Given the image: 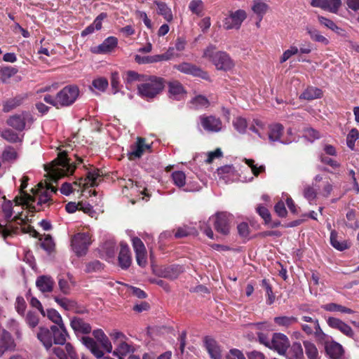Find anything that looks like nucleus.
I'll return each mask as SVG.
<instances>
[{
    "label": "nucleus",
    "mask_w": 359,
    "mask_h": 359,
    "mask_svg": "<svg viewBox=\"0 0 359 359\" xmlns=\"http://www.w3.org/2000/svg\"><path fill=\"white\" fill-rule=\"evenodd\" d=\"M94 337L100 342L102 348L107 352H112V345L104 332L100 330H95L93 332Z\"/></svg>",
    "instance_id": "32"
},
{
    "label": "nucleus",
    "mask_w": 359,
    "mask_h": 359,
    "mask_svg": "<svg viewBox=\"0 0 359 359\" xmlns=\"http://www.w3.org/2000/svg\"><path fill=\"white\" fill-rule=\"evenodd\" d=\"M290 345L286 335L282 333H274L271 339L270 348L276 351L280 355H285Z\"/></svg>",
    "instance_id": "13"
},
{
    "label": "nucleus",
    "mask_w": 359,
    "mask_h": 359,
    "mask_svg": "<svg viewBox=\"0 0 359 359\" xmlns=\"http://www.w3.org/2000/svg\"><path fill=\"white\" fill-rule=\"evenodd\" d=\"M311 4L313 7L327 10L331 13H337L341 4V0H313Z\"/></svg>",
    "instance_id": "23"
},
{
    "label": "nucleus",
    "mask_w": 359,
    "mask_h": 359,
    "mask_svg": "<svg viewBox=\"0 0 359 359\" xmlns=\"http://www.w3.org/2000/svg\"><path fill=\"white\" fill-rule=\"evenodd\" d=\"M118 263L120 266L128 269L131 264V256L130 249L126 244L121 243V250L118 255Z\"/></svg>",
    "instance_id": "28"
},
{
    "label": "nucleus",
    "mask_w": 359,
    "mask_h": 359,
    "mask_svg": "<svg viewBox=\"0 0 359 359\" xmlns=\"http://www.w3.org/2000/svg\"><path fill=\"white\" fill-rule=\"evenodd\" d=\"M35 121L34 115L27 111L15 114L6 120V124L17 131L22 132L31 128Z\"/></svg>",
    "instance_id": "6"
},
{
    "label": "nucleus",
    "mask_w": 359,
    "mask_h": 359,
    "mask_svg": "<svg viewBox=\"0 0 359 359\" xmlns=\"http://www.w3.org/2000/svg\"><path fill=\"white\" fill-rule=\"evenodd\" d=\"M233 126L239 133L244 134L248 127L247 120L243 117L238 116L233 119Z\"/></svg>",
    "instance_id": "47"
},
{
    "label": "nucleus",
    "mask_w": 359,
    "mask_h": 359,
    "mask_svg": "<svg viewBox=\"0 0 359 359\" xmlns=\"http://www.w3.org/2000/svg\"><path fill=\"white\" fill-rule=\"evenodd\" d=\"M123 80L128 89H131L135 81H144V76L139 74L134 71H128L123 76Z\"/></svg>",
    "instance_id": "36"
},
{
    "label": "nucleus",
    "mask_w": 359,
    "mask_h": 359,
    "mask_svg": "<svg viewBox=\"0 0 359 359\" xmlns=\"http://www.w3.org/2000/svg\"><path fill=\"white\" fill-rule=\"evenodd\" d=\"M118 39L114 36H109L98 46L92 49V52L97 54H106L111 53L117 46Z\"/></svg>",
    "instance_id": "19"
},
{
    "label": "nucleus",
    "mask_w": 359,
    "mask_h": 359,
    "mask_svg": "<svg viewBox=\"0 0 359 359\" xmlns=\"http://www.w3.org/2000/svg\"><path fill=\"white\" fill-rule=\"evenodd\" d=\"M55 280L50 276H40L36 280V286L42 293L51 292L53 290Z\"/></svg>",
    "instance_id": "25"
},
{
    "label": "nucleus",
    "mask_w": 359,
    "mask_h": 359,
    "mask_svg": "<svg viewBox=\"0 0 359 359\" xmlns=\"http://www.w3.org/2000/svg\"><path fill=\"white\" fill-rule=\"evenodd\" d=\"M57 281L59 289L64 294H70L72 287L76 285L74 276L69 273H67L66 276L59 275L57 276Z\"/></svg>",
    "instance_id": "18"
},
{
    "label": "nucleus",
    "mask_w": 359,
    "mask_h": 359,
    "mask_svg": "<svg viewBox=\"0 0 359 359\" xmlns=\"http://www.w3.org/2000/svg\"><path fill=\"white\" fill-rule=\"evenodd\" d=\"M306 33L309 35L310 39L315 42H318L323 45L327 46L329 44L330 41L327 38L321 34L320 32L311 26L306 27Z\"/></svg>",
    "instance_id": "34"
},
{
    "label": "nucleus",
    "mask_w": 359,
    "mask_h": 359,
    "mask_svg": "<svg viewBox=\"0 0 359 359\" xmlns=\"http://www.w3.org/2000/svg\"><path fill=\"white\" fill-rule=\"evenodd\" d=\"M189 10L197 15H201L203 10V3L201 0H192L189 5Z\"/></svg>",
    "instance_id": "51"
},
{
    "label": "nucleus",
    "mask_w": 359,
    "mask_h": 359,
    "mask_svg": "<svg viewBox=\"0 0 359 359\" xmlns=\"http://www.w3.org/2000/svg\"><path fill=\"white\" fill-rule=\"evenodd\" d=\"M210 220L214 222L216 231L223 235H227L230 231V223L232 221V215L226 212L217 213L210 217Z\"/></svg>",
    "instance_id": "10"
},
{
    "label": "nucleus",
    "mask_w": 359,
    "mask_h": 359,
    "mask_svg": "<svg viewBox=\"0 0 359 359\" xmlns=\"http://www.w3.org/2000/svg\"><path fill=\"white\" fill-rule=\"evenodd\" d=\"M46 316L49 320L55 324V325H64L62 316L55 309H48Z\"/></svg>",
    "instance_id": "49"
},
{
    "label": "nucleus",
    "mask_w": 359,
    "mask_h": 359,
    "mask_svg": "<svg viewBox=\"0 0 359 359\" xmlns=\"http://www.w3.org/2000/svg\"><path fill=\"white\" fill-rule=\"evenodd\" d=\"M172 179L174 184L181 188L186 184V175L182 171H175L172 173Z\"/></svg>",
    "instance_id": "48"
},
{
    "label": "nucleus",
    "mask_w": 359,
    "mask_h": 359,
    "mask_svg": "<svg viewBox=\"0 0 359 359\" xmlns=\"http://www.w3.org/2000/svg\"><path fill=\"white\" fill-rule=\"evenodd\" d=\"M150 148V145L145 143V140L144 138L138 137L137 142L130 147V149L128 153L129 158L130 159L140 158L144 152L147 150H149Z\"/></svg>",
    "instance_id": "20"
},
{
    "label": "nucleus",
    "mask_w": 359,
    "mask_h": 359,
    "mask_svg": "<svg viewBox=\"0 0 359 359\" xmlns=\"http://www.w3.org/2000/svg\"><path fill=\"white\" fill-rule=\"evenodd\" d=\"M39 317L38 315L32 311H29L27 314L26 322L29 325V326L32 328L35 327L39 324Z\"/></svg>",
    "instance_id": "58"
},
{
    "label": "nucleus",
    "mask_w": 359,
    "mask_h": 359,
    "mask_svg": "<svg viewBox=\"0 0 359 359\" xmlns=\"http://www.w3.org/2000/svg\"><path fill=\"white\" fill-rule=\"evenodd\" d=\"M299 53V49L296 46H291L290 49L284 51L282 57H280V62L283 63L286 62L291 56L296 55Z\"/></svg>",
    "instance_id": "61"
},
{
    "label": "nucleus",
    "mask_w": 359,
    "mask_h": 359,
    "mask_svg": "<svg viewBox=\"0 0 359 359\" xmlns=\"http://www.w3.org/2000/svg\"><path fill=\"white\" fill-rule=\"evenodd\" d=\"M246 17V13L243 10L231 12L229 15L224 18L223 27L225 29H238Z\"/></svg>",
    "instance_id": "12"
},
{
    "label": "nucleus",
    "mask_w": 359,
    "mask_h": 359,
    "mask_svg": "<svg viewBox=\"0 0 359 359\" xmlns=\"http://www.w3.org/2000/svg\"><path fill=\"white\" fill-rule=\"evenodd\" d=\"M102 263L97 260H95L86 264L85 271L86 273H93L100 271L102 270Z\"/></svg>",
    "instance_id": "56"
},
{
    "label": "nucleus",
    "mask_w": 359,
    "mask_h": 359,
    "mask_svg": "<svg viewBox=\"0 0 359 359\" xmlns=\"http://www.w3.org/2000/svg\"><path fill=\"white\" fill-rule=\"evenodd\" d=\"M144 83L138 86L140 95L147 99L154 98L163 88V79L159 77L151 76L149 79H144Z\"/></svg>",
    "instance_id": "7"
},
{
    "label": "nucleus",
    "mask_w": 359,
    "mask_h": 359,
    "mask_svg": "<svg viewBox=\"0 0 359 359\" xmlns=\"http://www.w3.org/2000/svg\"><path fill=\"white\" fill-rule=\"evenodd\" d=\"M191 103L196 108L207 107L209 105V101L203 95H198L195 97L192 100Z\"/></svg>",
    "instance_id": "57"
},
{
    "label": "nucleus",
    "mask_w": 359,
    "mask_h": 359,
    "mask_svg": "<svg viewBox=\"0 0 359 359\" xmlns=\"http://www.w3.org/2000/svg\"><path fill=\"white\" fill-rule=\"evenodd\" d=\"M322 95V90L318 88L308 87L299 96L302 100H312L320 98Z\"/></svg>",
    "instance_id": "40"
},
{
    "label": "nucleus",
    "mask_w": 359,
    "mask_h": 359,
    "mask_svg": "<svg viewBox=\"0 0 359 359\" xmlns=\"http://www.w3.org/2000/svg\"><path fill=\"white\" fill-rule=\"evenodd\" d=\"M324 344L327 355L330 359H342L344 357V349L341 344L333 341L332 337L327 334V339L317 340Z\"/></svg>",
    "instance_id": "11"
},
{
    "label": "nucleus",
    "mask_w": 359,
    "mask_h": 359,
    "mask_svg": "<svg viewBox=\"0 0 359 359\" xmlns=\"http://www.w3.org/2000/svg\"><path fill=\"white\" fill-rule=\"evenodd\" d=\"M36 337L46 350L50 351L53 348V344L55 345L65 344L69 337V334L64 324L51 325L50 328L40 327Z\"/></svg>",
    "instance_id": "3"
},
{
    "label": "nucleus",
    "mask_w": 359,
    "mask_h": 359,
    "mask_svg": "<svg viewBox=\"0 0 359 359\" xmlns=\"http://www.w3.org/2000/svg\"><path fill=\"white\" fill-rule=\"evenodd\" d=\"M133 348L130 345L125 342L124 341H121V342L118 345L117 348L113 351V355H118L119 353L122 355H126L130 352H133Z\"/></svg>",
    "instance_id": "52"
},
{
    "label": "nucleus",
    "mask_w": 359,
    "mask_h": 359,
    "mask_svg": "<svg viewBox=\"0 0 359 359\" xmlns=\"http://www.w3.org/2000/svg\"><path fill=\"white\" fill-rule=\"evenodd\" d=\"M304 346L306 355L309 359H319L318 351L313 343L309 341H304Z\"/></svg>",
    "instance_id": "45"
},
{
    "label": "nucleus",
    "mask_w": 359,
    "mask_h": 359,
    "mask_svg": "<svg viewBox=\"0 0 359 359\" xmlns=\"http://www.w3.org/2000/svg\"><path fill=\"white\" fill-rule=\"evenodd\" d=\"M302 320L306 323H309L313 325L316 332V340H323L327 339V334H325L320 327L319 320L316 318H313L309 316H302Z\"/></svg>",
    "instance_id": "30"
},
{
    "label": "nucleus",
    "mask_w": 359,
    "mask_h": 359,
    "mask_svg": "<svg viewBox=\"0 0 359 359\" xmlns=\"http://www.w3.org/2000/svg\"><path fill=\"white\" fill-rule=\"evenodd\" d=\"M90 243V236L88 233H78L72 239V249L79 257L86 254Z\"/></svg>",
    "instance_id": "9"
},
{
    "label": "nucleus",
    "mask_w": 359,
    "mask_h": 359,
    "mask_svg": "<svg viewBox=\"0 0 359 359\" xmlns=\"http://www.w3.org/2000/svg\"><path fill=\"white\" fill-rule=\"evenodd\" d=\"M288 359H302L304 357L303 348L299 342H294L285 353Z\"/></svg>",
    "instance_id": "33"
},
{
    "label": "nucleus",
    "mask_w": 359,
    "mask_h": 359,
    "mask_svg": "<svg viewBox=\"0 0 359 359\" xmlns=\"http://www.w3.org/2000/svg\"><path fill=\"white\" fill-rule=\"evenodd\" d=\"M201 123L204 130L212 132L217 133L222 129V123L219 118L213 116H201Z\"/></svg>",
    "instance_id": "16"
},
{
    "label": "nucleus",
    "mask_w": 359,
    "mask_h": 359,
    "mask_svg": "<svg viewBox=\"0 0 359 359\" xmlns=\"http://www.w3.org/2000/svg\"><path fill=\"white\" fill-rule=\"evenodd\" d=\"M225 359H245L243 353L238 349H231L228 354H226Z\"/></svg>",
    "instance_id": "64"
},
{
    "label": "nucleus",
    "mask_w": 359,
    "mask_h": 359,
    "mask_svg": "<svg viewBox=\"0 0 359 359\" xmlns=\"http://www.w3.org/2000/svg\"><path fill=\"white\" fill-rule=\"evenodd\" d=\"M250 130L255 133L261 139H266L265 125L259 120H254V123L250 126Z\"/></svg>",
    "instance_id": "46"
},
{
    "label": "nucleus",
    "mask_w": 359,
    "mask_h": 359,
    "mask_svg": "<svg viewBox=\"0 0 359 359\" xmlns=\"http://www.w3.org/2000/svg\"><path fill=\"white\" fill-rule=\"evenodd\" d=\"M203 57L212 62L217 70L229 71L235 65L229 55L224 51H216V47L210 45L204 50Z\"/></svg>",
    "instance_id": "5"
},
{
    "label": "nucleus",
    "mask_w": 359,
    "mask_h": 359,
    "mask_svg": "<svg viewBox=\"0 0 359 359\" xmlns=\"http://www.w3.org/2000/svg\"><path fill=\"white\" fill-rule=\"evenodd\" d=\"M101 175L99 172V170H90L87 173V177L84 180L83 182V180L81 179L79 186H81L83 184V187H95L98 184L97 180L100 178Z\"/></svg>",
    "instance_id": "35"
},
{
    "label": "nucleus",
    "mask_w": 359,
    "mask_h": 359,
    "mask_svg": "<svg viewBox=\"0 0 359 359\" xmlns=\"http://www.w3.org/2000/svg\"><path fill=\"white\" fill-rule=\"evenodd\" d=\"M154 4L157 6L156 12L158 15H162L168 22L172 20V11L165 3L156 1Z\"/></svg>",
    "instance_id": "37"
},
{
    "label": "nucleus",
    "mask_w": 359,
    "mask_h": 359,
    "mask_svg": "<svg viewBox=\"0 0 359 359\" xmlns=\"http://www.w3.org/2000/svg\"><path fill=\"white\" fill-rule=\"evenodd\" d=\"M92 86L97 90L104 92L109 86L108 80L104 77H98L93 81Z\"/></svg>",
    "instance_id": "50"
},
{
    "label": "nucleus",
    "mask_w": 359,
    "mask_h": 359,
    "mask_svg": "<svg viewBox=\"0 0 359 359\" xmlns=\"http://www.w3.org/2000/svg\"><path fill=\"white\" fill-rule=\"evenodd\" d=\"M204 346L212 359L222 358V349L217 342L212 338L205 337L203 340Z\"/></svg>",
    "instance_id": "22"
},
{
    "label": "nucleus",
    "mask_w": 359,
    "mask_h": 359,
    "mask_svg": "<svg viewBox=\"0 0 359 359\" xmlns=\"http://www.w3.org/2000/svg\"><path fill=\"white\" fill-rule=\"evenodd\" d=\"M71 327L75 332L88 334L91 332L90 324L80 318H74L71 320Z\"/></svg>",
    "instance_id": "31"
},
{
    "label": "nucleus",
    "mask_w": 359,
    "mask_h": 359,
    "mask_svg": "<svg viewBox=\"0 0 359 359\" xmlns=\"http://www.w3.org/2000/svg\"><path fill=\"white\" fill-rule=\"evenodd\" d=\"M330 243L333 248L339 251H344L349 248L346 240H338L337 232L332 230L330 233Z\"/></svg>",
    "instance_id": "38"
},
{
    "label": "nucleus",
    "mask_w": 359,
    "mask_h": 359,
    "mask_svg": "<svg viewBox=\"0 0 359 359\" xmlns=\"http://www.w3.org/2000/svg\"><path fill=\"white\" fill-rule=\"evenodd\" d=\"M76 166L70 163L66 151L60 152L52 162L45 165V170L50 178L56 182L62 177L72 175Z\"/></svg>",
    "instance_id": "4"
},
{
    "label": "nucleus",
    "mask_w": 359,
    "mask_h": 359,
    "mask_svg": "<svg viewBox=\"0 0 359 359\" xmlns=\"http://www.w3.org/2000/svg\"><path fill=\"white\" fill-rule=\"evenodd\" d=\"M174 68L179 72L192 75L194 76H198L203 79H208V74L203 71L201 68L198 67L195 65L189 62H182L178 65H175Z\"/></svg>",
    "instance_id": "14"
},
{
    "label": "nucleus",
    "mask_w": 359,
    "mask_h": 359,
    "mask_svg": "<svg viewBox=\"0 0 359 359\" xmlns=\"http://www.w3.org/2000/svg\"><path fill=\"white\" fill-rule=\"evenodd\" d=\"M0 345L6 348V351L13 350L15 344L11 334L7 331L3 330L0 339Z\"/></svg>",
    "instance_id": "44"
},
{
    "label": "nucleus",
    "mask_w": 359,
    "mask_h": 359,
    "mask_svg": "<svg viewBox=\"0 0 359 359\" xmlns=\"http://www.w3.org/2000/svg\"><path fill=\"white\" fill-rule=\"evenodd\" d=\"M64 348L53 347L51 351L59 359H79V355L76 353L74 346L69 342H65Z\"/></svg>",
    "instance_id": "15"
},
{
    "label": "nucleus",
    "mask_w": 359,
    "mask_h": 359,
    "mask_svg": "<svg viewBox=\"0 0 359 359\" xmlns=\"http://www.w3.org/2000/svg\"><path fill=\"white\" fill-rule=\"evenodd\" d=\"M304 137L310 142H313L315 140L320 138L318 131L313 128H307L304 131Z\"/></svg>",
    "instance_id": "63"
},
{
    "label": "nucleus",
    "mask_w": 359,
    "mask_h": 359,
    "mask_svg": "<svg viewBox=\"0 0 359 359\" xmlns=\"http://www.w3.org/2000/svg\"><path fill=\"white\" fill-rule=\"evenodd\" d=\"M283 132V126L280 123H274L269 126V139L271 142H280L283 144H289L292 142L290 140H281Z\"/></svg>",
    "instance_id": "27"
},
{
    "label": "nucleus",
    "mask_w": 359,
    "mask_h": 359,
    "mask_svg": "<svg viewBox=\"0 0 359 359\" xmlns=\"http://www.w3.org/2000/svg\"><path fill=\"white\" fill-rule=\"evenodd\" d=\"M29 177L23 176L21 179V185L19 194L15 196L14 201L16 205H26L30 211H40L53 203L52 196L57 192V189L50 184H38V188L31 189L32 194L25 191L27 187Z\"/></svg>",
    "instance_id": "1"
},
{
    "label": "nucleus",
    "mask_w": 359,
    "mask_h": 359,
    "mask_svg": "<svg viewBox=\"0 0 359 359\" xmlns=\"http://www.w3.org/2000/svg\"><path fill=\"white\" fill-rule=\"evenodd\" d=\"M322 309L330 312H339L341 313L353 314L355 311L349 308L336 303H329L322 305Z\"/></svg>",
    "instance_id": "39"
},
{
    "label": "nucleus",
    "mask_w": 359,
    "mask_h": 359,
    "mask_svg": "<svg viewBox=\"0 0 359 359\" xmlns=\"http://www.w3.org/2000/svg\"><path fill=\"white\" fill-rule=\"evenodd\" d=\"M59 107H69L73 104L79 95V90L76 86H67L57 93Z\"/></svg>",
    "instance_id": "8"
},
{
    "label": "nucleus",
    "mask_w": 359,
    "mask_h": 359,
    "mask_svg": "<svg viewBox=\"0 0 359 359\" xmlns=\"http://www.w3.org/2000/svg\"><path fill=\"white\" fill-rule=\"evenodd\" d=\"M184 271L183 266L172 264L164 266L160 269L159 276L170 280L176 279Z\"/></svg>",
    "instance_id": "21"
},
{
    "label": "nucleus",
    "mask_w": 359,
    "mask_h": 359,
    "mask_svg": "<svg viewBox=\"0 0 359 359\" xmlns=\"http://www.w3.org/2000/svg\"><path fill=\"white\" fill-rule=\"evenodd\" d=\"M168 94L172 99L180 100L186 95V90L178 81H171L168 83Z\"/></svg>",
    "instance_id": "24"
},
{
    "label": "nucleus",
    "mask_w": 359,
    "mask_h": 359,
    "mask_svg": "<svg viewBox=\"0 0 359 359\" xmlns=\"http://www.w3.org/2000/svg\"><path fill=\"white\" fill-rule=\"evenodd\" d=\"M326 322L331 328L338 330L347 337H353V331L351 327L341 320L334 317H329L327 318Z\"/></svg>",
    "instance_id": "17"
},
{
    "label": "nucleus",
    "mask_w": 359,
    "mask_h": 359,
    "mask_svg": "<svg viewBox=\"0 0 359 359\" xmlns=\"http://www.w3.org/2000/svg\"><path fill=\"white\" fill-rule=\"evenodd\" d=\"M1 136L3 139L11 143H20L24 137L23 135H20L11 129L4 130L1 133Z\"/></svg>",
    "instance_id": "41"
},
{
    "label": "nucleus",
    "mask_w": 359,
    "mask_h": 359,
    "mask_svg": "<svg viewBox=\"0 0 359 359\" xmlns=\"http://www.w3.org/2000/svg\"><path fill=\"white\" fill-rule=\"evenodd\" d=\"M318 18L320 24L325 25L331 30L337 32L338 30L339 29V28L336 25V24L332 20H329L323 16H318Z\"/></svg>",
    "instance_id": "59"
},
{
    "label": "nucleus",
    "mask_w": 359,
    "mask_h": 359,
    "mask_svg": "<svg viewBox=\"0 0 359 359\" xmlns=\"http://www.w3.org/2000/svg\"><path fill=\"white\" fill-rule=\"evenodd\" d=\"M359 137V133L357 129H352L347 135L346 144L347 146L351 149H354L355 142Z\"/></svg>",
    "instance_id": "54"
},
{
    "label": "nucleus",
    "mask_w": 359,
    "mask_h": 359,
    "mask_svg": "<svg viewBox=\"0 0 359 359\" xmlns=\"http://www.w3.org/2000/svg\"><path fill=\"white\" fill-rule=\"evenodd\" d=\"M316 196L317 193L313 187L308 186L304 189V196L309 201L310 203L316 198Z\"/></svg>",
    "instance_id": "62"
},
{
    "label": "nucleus",
    "mask_w": 359,
    "mask_h": 359,
    "mask_svg": "<svg viewBox=\"0 0 359 359\" xmlns=\"http://www.w3.org/2000/svg\"><path fill=\"white\" fill-rule=\"evenodd\" d=\"M274 322L278 326L288 328L297 323L298 319L294 316H278L274 318Z\"/></svg>",
    "instance_id": "43"
},
{
    "label": "nucleus",
    "mask_w": 359,
    "mask_h": 359,
    "mask_svg": "<svg viewBox=\"0 0 359 359\" xmlns=\"http://www.w3.org/2000/svg\"><path fill=\"white\" fill-rule=\"evenodd\" d=\"M268 6L259 0L254 1L252 9L255 13L258 15L262 16L267 11Z\"/></svg>",
    "instance_id": "53"
},
{
    "label": "nucleus",
    "mask_w": 359,
    "mask_h": 359,
    "mask_svg": "<svg viewBox=\"0 0 359 359\" xmlns=\"http://www.w3.org/2000/svg\"><path fill=\"white\" fill-rule=\"evenodd\" d=\"M0 205L6 222L5 225L0 224V233L4 239L18 234L20 232L36 236V231L32 226L27 225V215L24 216L21 213L12 218L13 204L11 201L6 200V197H1Z\"/></svg>",
    "instance_id": "2"
},
{
    "label": "nucleus",
    "mask_w": 359,
    "mask_h": 359,
    "mask_svg": "<svg viewBox=\"0 0 359 359\" xmlns=\"http://www.w3.org/2000/svg\"><path fill=\"white\" fill-rule=\"evenodd\" d=\"M25 97L22 95H18L15 97L7 100L3 104V111L4 112H9L22 104Z\"/></svg>",
    "instance_id": "42"
},
{
    "label": "nucleus",
    "mask_w": 359,
    "mask_h": 359,
    "mask_svg": "<svg viewBox=\"0 0 359 359\" xmlns=\"http://www.w3.org/2000/svg\"><path fill=\"white\" fill-rule=\"evenodd\" d=\"M81 341L97 358H102V359H114L109 356L103 357L104 353L99 348L98 345L93 338L89 337H83L81 338Z\"/></svg>",
    "instance_id": "26"
},
{
    "label": "nucleus",
    "mask_w": 359,
    "mask_h": 359,
    "mask_svg": "<svg viewBox=\"0 0 359 359\" xmlns=\"http://www.w3.org/2000/svg\"><path fill=\"white\" fill-rule=\"evenodd\" d=\"M19 154L17 149L11 146H6L2 151L1 158L4 163H14L18 158Z\"/></svg>",
    "instance_id": "29"
},
{
    "label": "nucleus",
    "mask_w": 359,
    "mask_h": 359,
    "mask_svg": "<svg viewBox=\"0 0 359 359\" xmlns=\"http://www.w3.org/2000/svg\"><path fill=\"white\" fill-rule=\"evenodd\" d=\"M111 86L113 90V94H116L119 91V75L116 72L111 73Z\"/></svg>",
    "instance_id": "60"
},
{
    "label": "nucleus",
    "mask_w": 359,
    "mask_h": 359,
    "mask_svg": "<svg viewBox=\"0 0 359 359\" xmlns=\"http://www.w3.org/2000/svg\"><path fill=\"white\" fill-rule=\"evenodd\" d=\"M174 49L175 48L170 47L165 53L154 55L155 62L171 60L175 56Z\"/></svg>",
    "instance_id": "55"
}]
</instances>
